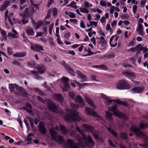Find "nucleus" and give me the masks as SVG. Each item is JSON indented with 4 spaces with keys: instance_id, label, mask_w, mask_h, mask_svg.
<instances>
[{
    "instance_id": "nucleus-37",
    "label": "nucleus",
    "mask_w": 148,
    "mask_h": 148,
    "mask_svg": "<svg viewBox=\"0 0 148 148\" xmlns=\"http://www.w3.org/2000/svg\"><path fill=\"white\" fill-rule=\"evenodd\" d=\"M16 85L15 84H9V88L11 92H12L14 91V90L15 88V86Z\"/></svg>"
},
{
    "instance_id": "nucleus-2",
    "label": "nucleus",
    "mask_w": 148,
    "mask_h": 148,
    "mask_svg": "<svg viewBox=\"0 0 148 148\" xmlns=\"http://www.w3.org/2000/svg\"><path fill=\"white\" fill-rule=\"evenodd\" d=\"M75 129L82 136L81 138L77 139V140L79 141V145L80 146L82 147L85 145L87 147L91 148L94 145V141L91 138V136L89 135L86 138V136L78 126H77Z\"/></svg>"
},
{
    "instance_id": "nucleus-31",
    "label": "nucleus",
    "mask_w": 148,
    "mask_h": 148,
    "mask_svg": "<svg viewBox=\"0 0 148 148\" xmlns=\"http://www.w3.org/2000/svg\"><path fill=\"white\" fill-rule=\"evenodd\" d=\"M98 43L101 44V46L103 47H105L106 46V45L107 44V41L105 40H99L97 42Z\"/></svg>"
},
{
    "instance_id": "nucleus-9",
    "label": "nucleus",
    "mask_w": 148,
    "mask_h": 148,
    "mask_svg": "<svg viewBox=\"0 0 148 148\" xmlns=\"http://www.w3.org/2000/svg\"><path fill=\"white\" fill-rule=\"evenodd\" d=\"M130 85L125 80H121L116 84V88L120 89H125L130 88Z\"/></svg>"
},
{
    "instance_id": "nucleus-25",
    "label": "nucleus",
    "mask_w": 148,
    "mask_h": 148,
    "mask_svg": "<svg viewBox=\"0 0 148 148\" xmlns=\"http://www.w3.org/2000/svg\"><path fill=\"white\" fill-rule=\"evenodd\" d=\"M27 33L29 35L33 36L34 35V32L33 29L30 27H29L26 29Z\"/></svg>"
},
{
    "instance_id": "nucleus-36",
    "label": "nucleus",
    "mask_w": 148,
    "mask_h": 148,
    "mask_svg": "<svg viewBox=\"0 0 148 148\" xmlns=\"http://www.w3.org/2000/svg\"><path fill=\"white\" fill-rule=\"evenodd\" d=\"M42 25V24L41 23V21H39L35 24L34 26L35 27V29L36 30L38 29L40 27V26Z\"/></svg>"
},
{
    "instance_id": "nucleus-17",
    "label": "nucleus",
    "mask_w": 148,
    "mask_h": 148,
    "mask_svg": "<svg viewBox=\"0 0 148 148\" xmlns=\"http://www.w3.org/2000/svg\"><path fill=\"white\" fill-rule=\"evenodd\" d=\"M38 126L39 131L42 134H45L47 132V130L45 128L44 125L42 122H40L39 123Z\"/></svg>"
},
{
    "instance_id": "nucleus-10",
    "label": "nucleus",
    "mask_w": 148,
    "mask_h": 148,
    "mask_svg": "<svg viewBox=\"0 0 148 148\" xmlns=\"http://www.w3.org/2000/svg\"><path fill=\"white\" fill-rule=\"evenodd\" d=\"M66 141L67 143L65 144L64 148H79V146L74 142V140L67 139Z\"/></svg>"
},
{
    "instance_id": "nucleus-49",
    "label": "nucleus",
    "mask_w": 148,
    "mask_h": 148,
    "mask_svg": "<svg viewBox=\"0 0 148 148\" xmlns=\"http://www.w3.org/2000/svg\"><path fill=\"white\" fill-rule=\"evenodd\" d=\"M58 12V10L57 8H55L53 9V15L54 16H56Z\"/></svg>"
},
{
    "instance_id": "nucleus-34",
    "label": "nucleus",
    "mask_w": 148,
    "mask_h": 148,
    "mask_svg": "<svg viewBox=\"0 0 148 148\" xmlns=\"http://www.w3.org/2000/svg\"><path fill=\"white\" fill-rule=\"evenodd\" d=\"M120 137L122 138L126 139L128 136V134L125 132H122L120 134Z\"/></svg>"
},
{
    "instance_id": "nucleus-21",
    "label": "nucleus",
    "mask_w": 148,
    "mask_h": 148,
    "mask_svg": "<svg viewBox=\"0 0 148 148\" xmlns=\"http://www.w3.org/2000/svg\"><path fill=\"white\" fill-rule=\"evenodd\" d=\"M27 54L25 51H22L20 52H17L13 55V56L16 57H23Z\"/></svg>"
},
{
    "instance_id": "nucleus-6",
    "label": "nucleus",
    "mask_w": 148,
    "mask_h": 148,
    "mask_svg": "<svg viewBox=\"0 0 148 148\" xmlns=\"http://www.w3.org/2000/svg\"><path fill=\"white\" fill-rule=\"evenodd\" d=\"M52 139L56 141L59 144H62L65 143L63 137L59 134L54 129H51L49 130Z\"/></svg>"
},
{
    "instance_id": "nucleus-18",
    "label": "nucleus",
    "mask_w": 148,
    "mask_h": 148,
    "mask_svg": "<svg viewBox=\"0 0 148 148\" xmlns=\"http://www.w3.org/2000/svg\"><path fill=\"white\" fill-rule=\"evenodd\" d=\"M123 74L126 77L130 78L133 79L135 77L134 74L130 72L125 71L123 72Z\"/></svg>"
},
{
    "instance_id": "nucleus-19",
    "label": "nucleus",
    "mask_w": 148,
    "mask_h": 148,
    "mask_svg": "<svg viewBox=\"0 0 148 148\" xmlns=\"http://www.w3.org/2000/svg\"><path fill=\"white\" fill-rule=\"evenodd\" d=\"M137 31L139 33V35L142 36H143L144 33L143 31V25L141 24H138V27L137 29Z\"/></svg>"
},
{
    "instance_id": "nucleus-12",
    "label": "nucleus",
    "mask_w": 148,
    "mask_h": 148,
    "mask_svg": "<svg viewBox=\"0 0 148 148\" xmlns=\"http://www.w3.org/2000/svg\"><path fill=\"white\" fill-rule=\"evenodd\" d=\"M75 101L76 103H78L80 108L85 106V104L82 97L79 95H77L76 97Z\"/></svg>"
},
{
    "instance_id": "nucleus-43",
    "label": "nucleus",
    "mask_w": 148,
    "mask_h": 148,
    "mask_svg": "<svg viewBox=\"0 0 148 148\" xmlns=\"http://www.w3.org/2000/svg\"><path fill=\"white\" fill-rule=\"evenodd\" d=\"M80 10L81 12L83 13H88L89 12L88 10L86 8H80Z\"/></svg>"
},
{
    "instance_id": "nucleus-24",
    "label": "nucleus",
    "mask_w": 148,
    "mask_h": 148,
    "mask_svg": "<svg viewBox=\"0 0 148 148\" xmlns=\"http://www.w3.org/2000/svg\"><path fill=\"white\" fill-rule=\"evenodd\" d=\"M132 92H134L136 93H139L143 92V89L142 88L139 87H136L131 89Z\"/></svg>"
},
{
    "instance_id": "nucleus-35",
    "label": "nucleus",
    "mask_w": 148,
    "mask_h": 148,
    "mask_svg": "<svg viewBox=\"0 0 148 148\" xmlns=\"http://www.w3.org/2000/svg\"><path fill=\"white\" fill-rule=\"evenodd\" d=\"M65 14L69 16L71 18H74L75 17V15L73 13L71 12H66Z\"/></svg>"
},
{
    "instance_id": "nucleus-33",
    "label": "nucleus",
    "mask_w": 148,
    "mask_h": 148,
    "mask_svg": "<svg viewBox=\"0 0 148 148\" xmlns=\"http://www.w3.org/2000/svg\"><path fill=\"white\" fill-rule=\"evenodd\" d=\"M70 134L72 136H74L77 138V140L78 138H81V137H79V135L76 134V132L74 130H72L70 132Z\"/></svg>"
},
{
    "instance_id": "nucleus-56",
    "label": "nucleus",
    "mask_w": 148,
    "mask_h": 148,
    "mask_svg": "<svg viewBox=\"0 0 148 148\" xmlns=\"http://www.w3.org/2000/svg\"><path fill=\"white\" fill-rule=\"evenodd\" d=\"M92 133L94 137L96 139L98 140L99 139V137L98 135L94 132H92Z\"/></svg>"
},
{
    "instance_id": "nucleus-13",
    "label": "nucleus",
    "mask_w": 148,
    "mask_h": 148,
    "mask_svg": "<svg viewBox=\"0 0 148 148\" xmlns=\"http://www.w3.org/2000/svg\"><path fill=\"white\" fill-rule=\"evenodd\" d=\"M31 49L34 51L40 52V51H43V47L38 44H32Z\"/></svg>"
},
{
    "instance_id": "nucleus-15",
    "label": "nucleus",
    "mask_w": 148,
    "mask_h": 148,
    "mask_svg": "<svg viewBox=\"0 0 148 148\" xmlns=\"http://www.w3.org/2000/svg\"><path fill=\"white\" fill-rule=\"evenodd\" d=\"M10 1L8 0H6L4 1L2 3L1 7L0 8V10L1 11H3L5 10L10 5Z\"/></svg>"
},
{
    "instance_id": "nucleus-4",
    "label": "nucleus",
    "mask_w": 148,
    "mask_h": 148,
    "mask_svg": "<svg viewBox=\"0 0 148 148\" xmlns=\"http://www.w3.org/2000/svg\"><path fill=\"white\" fill-rule=\"evenodd\" d=\"M36 98L40 102L47 104L50 111L56 113H62L63 111L59 109L58 106L56 105L50 100L47 99L45 101L43 99L40 97L37 96Z\"/></svg>"
},
{
    "instance_id": "nucleus-46",
    "label": "nucleus",
    "mask_w": 148,
    "mask_h": 148,
    "mask_svg": "<svg viewBox=\"0 0 148 148\" xmlns=\"http://www.w3.org/2000/svg\"><path fill=\"white\" fill-rule=\"evenodd\" d=\"M7 52L8 54L11 55L13 54V51L12 50V49L9 47H8L7 48Z\"/></svg>"
},
{
    "instance_id": "nucleus-51",
    "label": "nucleus",
    "mask_w": 148,
    "mask_h": 148,
    "mask_svg": "<svg viewBox=\"0 0 148 148\" xmlns=\"http://www.w3.org/2000/svg\"><path fill=\"white\" fill-rule=\"evenodd\" d=\"M99 68H100L102 69L105 70H106L107 69V67L106 65L104 64H102L99 65Z\"/></svg>"
},
{
    "instance_id": "nucleus-3",
    "label": "nucleus",
    "mask_w": 148,
    "mask_h": 148,
    "mask_svg": "<svg viewBox=\"0 0 148 148\" xmlns=\"http://www.w3.org/2000/svg\"><path fill=\"white\" fill-rule=\"evenodd\" d=\"M66 115L64 116L66 122L69 121H80L81 118L79 116V112L71 109H66Z\"/></svg>"
},
{
    "instance_id": "nucleus-41",
    "label": "nucleus",
    "mask_w": 148,
    "mask_h": 148,
    "mask_svg": "<svg viewBox=\"0 0 148 148\" xmlns=\"http://www.w3.org/2000/svg\"><path fill=\"white\" fill-rule=\"evenodd\" d=\"M62 63L63 66L65 68V69L66 71L71 68V67L69 65L65 63V61H63Z\"/></svg>"
},
{
    "instance_id": "nucleus-54",
    "label": "nucleus",
    "mask_w": 148,
    "mask_h": 148,
    "mask_svg": "<svg viewBox=\"0 0 148 148\" xmlns=\"http://www.w3.org/2000/svg\"><path fill=\"white\" fill-rule=\"evenodd\" d=\"M25 109L27 111V112L28 113L32 115V112L30 109H28L27 108H25Z\"/></svg>"
},
{
    "instance_id": "nucleus-57",
    "label": "nucleus",
    "mask_w": 148,
    "mask_h": 148,
    "mask_svg": "<svg viewBox=\"0 0 148 148\" xmlns=\"http://www.w3.org/2000/svg\"><path fill=\"white\" fill-rule=\"evenodd\" d=\"M32 0H31V3L32 4V5L33 7H34L36 9H38L39 7H38V5H37V4H35L33 3H32Z\"/></svg>"
},
{
    "instance_id": "nucleus-60",
    "label": "nucleus",
    "mask_w": 148,
    "mask_h": 148,
    "mask_svg": "<svg viewBox=\"0 0 148 148\" xmlns=\"http://www.w3.org/2000/svg\"><path fill=\"white\" fill-rule=\"evenodd\" d=\"M139 47H136L134 48H131V50L132 52H136L138 50Z\"/></svg>"
},
{
    "instance_id": "nucleus-55",
    "label": "nucleus",
    "mask_w": 148,
    "mask_h": 148,
    "mask_svg": "<svg viewBox=\"0 0 148 148\" xmlns=\"http://www.w3.org/2000/svg\"><path fill=\"white\" fill-rule=\"evenodd\" d=\"M71 36L70 33L69 32H67L66 33L64 34L65 37L67 39H68L69 37Z\"/></svg>"
},
{
    "instance_id": "nucleus-16",
    "label": "nucleus",
    "mask_w": 148,
    "mask_h": 148,
    "mask_svg": "<svg viewBox=\"0 0 148 148\" xmlns=\"http://www.w3.org/2000/svg\"><path fill=\"white\" fill-rule=\"evenodd\" d=\"M86 113L87 114L89 115H92L93 116H95L99 117V116H97V114L94 112L92 109L90 108L86 107L85 108Z\"/></svg>"
},
{
    "instance_id": "nucleus-40",
    "label": "nucleus",
    "mask_w": 148,
    "mask_h": 148,
    "mask_svg": "<svg viewBox=\"0 0 148 148\" xmlns=\"http://www.w3.org/2000/svg\"><path fill=\"white\" fill-rule=\"evenodd\" d=\"M67 71L71 75L74 76L75 73V72L73 70L70 68L68 70H67Z\"/></svg>"
},
{
    "instance_id": "nucleus-59",
    "label": "nucleus",
    "mask_w": 148,
    "mask_h": 148,
    "mask_svg": "<svg viewBox=\"0 0 148 148\" xmlns=\"http://www.w3.org/2000/svg\"><path fill=\"white\" fill-rule=\"evenodd\" d=\"M137 6L136 5H134L133 7L132 11L134 13H135L136 12V10L137 9Z\"/></svg>"
},
{
    "instance_id": "nucleus-11",
    "label": "nucleus",
    "mask_w": 148,
    "mask_h": 148,
    "mask_svg": "<svg viewBox=\"0 0 148 148\" xmlns=\"http://www.w3.org/2000/svg\"><path fill=\"white\" fill-rule=\"evenodd\" d=\"M64 82L63 86H62V89L63 92H66L69 90L70 89L69 84L67 83L69 81V79L66 77L63 76L61 79Z\"/></svg>"
},
{
    "instance_id": "nucleus-22",
    "label": "nucleus",
    "mask_w": 148,
    "mask_h": 148,
    "mask_svg": "<svg viewBox=\"0 0 148 148\" xmlns=\"http://www.w3.org/2000/svg\"><path fill=\"white\" fill-rule=\"evenodd\" d=\"M77 73L79 76V78H81L83 80L82 82L85 81L87 80V78L86 76L84 74H82L79 71H77Z\"/></svg>"
},
{
    "instance_id": "nucleus-45",
    "label": "nucleus",
    "mask_w": 148,
    "mask_h": 148,
    "mask_svg": "<svg viewBox=\"0 0 148 148\" xmlns=\"http://www.w3.org/2000/svg\"><path fill=\"white\" fill-rule=\"evenodd\" d=\"M100 4L102 6H106L107 5V3L105 1L101 0L100 2Z\"/></svg>"
},
{
    "instance_id": "nucleus-7",
    "label": "nucleus",
    "mask_w": 148,
    "mask_h": 148,
    "mask_svg": "<svg viewBox=\"0 0 148 148\" xmlns=\"http://www.w3.org/2000/svg\"><path fill=\"white\" fill-rule=\"evenodd\" d=\"M101 95L102 97L106 100L105 103L106 105H109L111 103L112 101H114V103H116L118 104L123 105L125 106L128 105L127 103L125 101L122 102L118 99L111 100L110 98L106 97L103 93L101 94Z\"/></svg>"
},
{
    "instance_id": "nucleus-28",
    "label": "nucleus",
    "mask_w": 148,
    "mask_h": 148,
    "mask_svg": "<svg viewBox=\"0 0 148 148\" xmlns=\"http://www.w3.org/2000/svg\"><path fill=\"white\" fill-rule=\"evenodd\" d=\"M60 128L61 131L62 132L63 134L64 135L67 134L68 133V131L64 126L61 124L60 125Z\"/></svg>"
},
{
    "instance_id": "nucleus-61",
    "label": "nucleus",
    "mask_w": 148,
    "mask_h": 148,
    "mask_svg": "<svg viewBox=\"0 0 148 148\" xmlns=\"http://www.w3.org/2000/svg\"><path fill=\"white\" fill-rule=\"evenodd\" d=\"M90 41L93 43L94 45H96V40L94 37H93L91 39Z\"/></svg>"
},
{
    "instance_id": "nucleus-14",
    "label": "nucleus",
    "mask_w": 148,
    "mask_h": 148,
    "mask_svg": "<svg viewBox=\"0 0 148 148\" xmlns=\"http://www.w3.org/2000/svg\"><path fill=\"white\" fill-rule=\"evenodd\" d=\"M53 98L55 100L62 102L63 101V97L61 94L58 93H55L53 95Z\"/></svg>"
},
{
    "instance_id": "nucleus-64",
    "label": "nucleus",
    "mask_w": 148,
    "mask_h": 148,
    "mask_svg": "<svg viewBox=\"0 0 148 148\" xmlns=\"http://www.w3.org/2000/svg\"><path fill=\"white\" fill-rule=\"evenodd\" d=\"M124 24L126 25H128L130 23L129 21L127 20H125L123 21Z\"/></svg>"
},
{
    "instance_id": "nucleus-52",
    "label": "nucleus",
    "mask_w": 148,
    "mask_h": 148,
    "mask_svg": "<svg viewBox=\"0 0 148 148\" xmlns=\"http://www.w3.org/2000/svg\"><path fill=\"white\" fill-rule=\"evenodd\" d=\"M43 86L46 88L48 90H50V88L48 86L47 84V82H44L43 85Z\"/></svg>"
},
{
    "instance_id": "nucleus-42",
    "label": "nucleus",
    "mask_w": 148,
    "mask_h": 148,
    "mask_svg": "<svg viewBox=\"0 0 148 148\" xmlns=\"http://www.w3.org/2000/svg\"><path fill=\"white\" fill-rule=\"evenodd\" d=\"M8 37H12L13 38H17L18 36L17 35H16L14 34L9 32L8 34Z\"/></svg>"
},
{
    "instance_id": "nucleus-5",
    "label": "nucleus",
    "mask_w": 148,
    "mask_h": 148,
    "mask_svg": "<svg viewBox=\"0 0 148 148\" xmlns=\"http://www.w3.org/2000/svg\"><path fill=\"white\" fill-rule=\"evenodd\" d=\"M130 131L132 132H134L136 136L143 138L146 147H148V137L147 136L143 133L140 132V130L136 126H132L130 129Z\"/></svg>"
},
{
    "instance_id": "nucleus-63",
    "label": "nucleus",
    "mask_w": 148,
    "mask_h": 148,
    "mask_svg": "<svg viewBox=\"0 0 148 148\" xmlns=\"http://www.w3.org/2000/svg\"><path fill=\"white\" fill-rule=\"evenodd\" d=\"M69 96L70 97L74 99V98L75 97V95L73 94L72 92H70L69 93Z\"/></svg>"
},
{
    "instance_id": "nucleus-62",
    "label": "nucleus",
    "mask_w": 148,
    "mask_h": 148,
    "mask_svg": "<svg viewBox=\"0 0 148 148\" xmlns=\"http://www.w3.org/2000/svg\"><path fill=\"white\" fill-rule=\"evenodd\" d=\"M38 93L42 96L45 95V93L43 91L40 90L38 91Z\"/></svg>"
},
{
    "instance_id": "nucleus-44",
    "label": "nucleus",
    "mask_w": 148,
    "mask_h": 148,
    "mask_svg": "<svg viewBox=\"0 0 148 148\" xmlns=\"http://www.w3.org/2000/svg\"><path fill=\"white\" fill-rule=\"evenodd\" d=\"M70 106L72 108L75 110H77L79 108V106L78 105L73 103H71Z\"/></svg>"
},
{
    "instance_id": "nucleus-26",
    "label": "nucleus",
    "mask_w": 148,
    "mask_h": 148,
    "mask_svg": "<svg viewBox=\"0 0 148 148\" xmlns=\"http://www.w3.org/2000/svg\"><path fill=\"white\" fill-rule=\"evenodd\" d=\"M0 31L2 37V39L1 40V41H2L3 40H7V34L5 31L1 29H0Z\"/></svg>"
},
{
    "instance_id": "nucleus-27",
    "label": "nucleus",
    "mask_w": 148,
    "mask_h": 148,
    "mask_svg": "<svg viewBox=\"0 0 148 148\" xmlns=\"http://www.w3.org/2000/svg\"><path fill=\"white\" fill-rule=\"evenodd\" d=\"M18 90L24 96H26L27 95V93L26 90L22 87L19 86L18 87Z\"/></svg>"
},
{
    "instance_id": "nucleus-58",
    "label": "nucleus",
    "mask_w": 148,
    "mask_h": 148,
    "mask_svg": "<svg viewBox=\"0 0 148 148\" xmlns=\"http://www.w3.org/2000/svg\"><path fill=\"white\" fill-rule=\"evenodd\" d=\"M41 23L43 25H45L47 24H48L50 22L49 21H45V20L43 21H41Z\"/></svg>"
},
{
    "instance_id": "nucleus-32",
    "label": "nucleus",
    "mask_w": 148,
    "mask_h": 148,
    "mask_svg": "<svg viewBox=\"0 0 148 148\" xmlns=\"http://www.w3.org/2000/svg\"><path fill=\"white\" fill-rule=\"evenodd\" d=\"M114 36H113L111 37L110 38V46L112 47H116L117 45V42H115L114 44H112L111 43V42L113 41V40L114 38Z\"/></svg>"
},
{
    "instance_id": "nucleus-20",
    "label": "nucleus",
    "mask_w": 148,
    "mask_h": 148,
    "mask_svg": "<svg viewBox=\"0 0 148 148\" xmlns=\"http://www.w3.org/2000/svg\"><path fill=\"white\" fill-rule=\"evenodd\" d=\"M36 69L40 74H42L44 73L46 70V67L43 65H38L36 66Z\"/></svg>"
},
{
    "instance_id": "nucleus-30",
    "label": "nucleus",
    "mask_w": 148,
    "mask_h": 148,
    "mask_svg": "<svg viewBox=\"0 0 148 148\" xmlns=\"http://www.w3.org/2000/svg\"><path fill=\"white\" fill-rule=\"evenodd\" d=\"M84 97L86 102L89 104L91 106H94V104L92 100L88 97L85 96Z\"/></svg>"
},
{
    "instance_id": "nucleus-8",
    "label": "nucleus",
    "mask_w": 148,
    "mask_h": 148,
    "mask_svg": "<svg viewBox=\"0 0 148 148\" xmlns=\"http://www.w3.org/2000/svg\"><path fill=\"white\" fill-rule=\"evenodd\" d=\"M117 108V106L116 105H115L112 107H109L108 108V110L112 111L114 115L119 118H126V114L122 113L119 112Z\"/></svg>"
},
{
    "instance_id": "nucleus-53",
    "label": "nucleus",
    "mask_w": 148,
    "mask_h": 148,
    "mask_svg": "<svg viewBox=\"0 0 148 148\" xmlns=\"http://www.w3.org/2000/svg\"><path fill=\"white\" fill-rule=\"evenodd\" d=\"M12 63L14 65H16L19 66H21V63L16 60H14L12 62Z\"/></svg>"
},
{
    "instance_id": "nucleus-1",
    "label": "nucleus",
    "mask_w": 148,
    "mask_h": 148,
    "mask_svg": "<svg viewBox=\"0 0 148 148\" xmlns=\"http://www.w3.org/2000/svg\"><path fill=\"white\" fill-rule=\"evenodd\" d=\"M26 0H20V9L22 11L24 10L23 13H21L19 15L22 17L21 21H19V24H21L22 23L23 25L27 23L28 22V16H30L31 18L34 12V9L32 6L27 7L26 5L23 6V4L25 3Z\"/></svg>"
},
{
    "instance_id": "nucleus-47",
    "label": "nucleus",
    "mask_w": 148,
    "mask_h": 148,
    "mask_svg": "<svg viewBox=\"0 0 148 148\" xmlns=\"http://www.w3.org/2000/svg\"><path fill=\"white\" fill-rule=\"evenodd\" d=\"M54 3V0H48L47 2V6L48 8H49L51 5Z\"/></svg>"
},
{
    "instance_id": "nucleus-23",
    "label": "nucleus",
    "mask_w": 148,
    "mask_h": 148,
    "mask_svg": "<svg viewBox=\"0 0 148 148\" xmlns=\"http://www.w3.org/2000/svg\"><path fill=\"white\" fill-rule=\"evenodd\" d=\"M83 127L84 130L87 132H92L93 130V127L91 126L86 124H83Z\"/></svg>"
},
{
    "instance_id": "nucleus-50",
    "label": "nucleus",
    "mask_w": 148,
    "mask_h": 148,
    "mask_svg": "<svg viewBox=\"0 0 148 148\" xmlns=\"http://www.w3.org/2000/svg\"><path fill=\"white\" fill-rule=\"evenodd\" d=\"M32 140V138L27 136V137L26 139V141L27 142V144H31Z\"/></svg>"
},
{
    "instance_id": "nucleus-29",
    "label": "nucleus",
    "mask_w": 148,
    "mask_h": 148,
    "mask_svg": "<svg viewBox=\"0 0 148 148\" xmlns=\"http://www.w3.org/2000/svg\"><path fill=\"white\" fill-rule=\"evenodd\" d=\"M108 130L110 132L112 135L115 137L116 138L117 136V134L116 132L111 127H107Z\"/></svg>"
},
{
    "instance_id": "nucleus-48",
    "label": "nucleus",
    "mask_w": 148,
    "mask_h": 148,
    "mask_svg": "<svg viewBox=\"0 0 148 148\" xmlns=\"http://www.w3.org/2000/svg\"><path fill=\"white\" fill-rule=\"evenodd\" d=\"M27 64L28 66L33 67L36 65V63L34 61H32L30 62H28Z\"/></svg>"
},
{
    "instance_id": "nucleus-38",
    "label": "nucleus",
    "mask_w": 148,
    "mask_h": 148,
    "mask_svg": "<svg viewBox=\"0 0 148 148\" xmlns=\"http://www.w3.org/2000/svg\"><path fill=\"white\" fill-rule=\"evenodd\" d=\"M106 117L107 119H108L109 120H111L112 119V114L111 113L108 112H106Z\"/></svg>"
},
{
    "instance_id": "nucleus-39",
    "label": "nucleus",
    "mask_w": 148,
    "mask_h": 148,
    "mask_svg": "<svg viewBox=\"0 0 148 148\" xmlns=\"http://www.w3.org/2000/svg\"><path fill=\"white\" fill-rule=\"evenodd\" d=\"M114 56L113 55L111 54L109 55L105 54L103 56V58L108 59L113 58H114Z\"/></svg>"
}]
</instances>
